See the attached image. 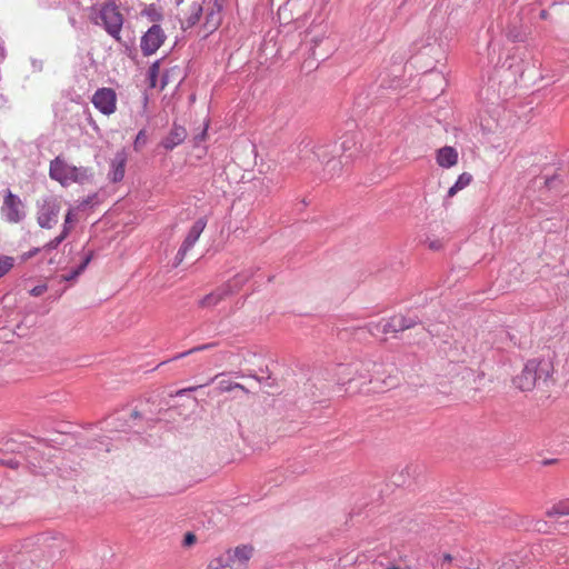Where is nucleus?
Segmentation results:
<instances>
[{"instance_id": "14", "label": "nucleus", "mask_w": 569, "mask_h": 569, "mask_svg": "<svg viewBox=\"0 0 569 569\" xmlns=\"http://www.w3.org/2000/svg\"><path fill=\"white\" fill-rule=\"evenodd\" d=\"M382 367L376 362L362 363L357 370L361 386L372 385L378 381L376 375H379Z\"/></svg>"}, {"instance_id": "33", "label": "nucleus", "mask_w": 569, "mask_h": 569, "mask_svg": "<svg viewBox=\"0 0 569 569\" xmlns=\"http://www.w3.org/2000/svg\"><path fill=\"white\" fill-rule=\"evenodd\" d=\"M46 286H37L30 291V293L34 297H38L42 295L46 291Z\"/></svg>"}, {"instance_id": "21", "label": "nucleus", "mask_w": 569, "mask_h": 569, "mask_svg": "<svg viewBox=\"0 0 569 569\" xmlns=\"http://www.w3.org/2000/svg\"><path fill=\"white\" fill-rule=\"evenodd\" d=\"M17 499V493L11 488L0 487V508L13 505Z\"/></svg>"}, {"instance_id": "11", "label": "nucleus", "mask_w": 569, "mask_h": 569, "mask_svg": "<svg viewBox=\"0 0 569 569\" xmlns=\"http://www.w3.org/2000/svg\"><path fill=\"white\" fill-rule=\"evenodd\" d=\"M458 160L459 154L453 147L445 146L436 152V162L441 168H452L458 163Z\"/></svg>"}, {"instance_id": "7", "label": "nucleus", "mask_w": 569, "mask_h": 569, "mask_svg": "<svg viewBox=\"0 0 569 569\" xmlns=\"http://www.w3.org/2000/svg\"><path fill=\"white\" fill-rule=\"evenodd\" d=\"M60 204L54 199L42 202L37 213V221L41 228L51 229L59 221Z\"/></svg>"}, {"instance_id": "13", "label": "nucleus", "mask_w": 569, "mask_h": 569, "mask_svg": "<svg viewBox=\"0 0 569 569\" xmlns=\"http://www.w3.org/2000/svg\"><path fill=\"white\" fill-rule=\"evenodd\" d=\"M127 161L128 157L123 150L117 152L110 164L109 178L112 182H119L124 178Z\"/></svg>"}, {"instance_id": "2", "label": "nucleus", "mask_w": 569, "mask_h": 569, "mask_svg": "<svg viewBox=\"0 0 569 569\" xmlns=\"http://www.w3.org/2000/svg\"><path fill=\"white\" fill-rule=\"evenodd\" d=\"M166 22L164 10L158 3L142 4L133 18L132 30L141 36H164L162 24Z\"/></svg>"}, {"instance_id": "25", "label": "nucleus", "mask_w": 569, "mask_h": 569, "mask_svg": "<svg viewBox=\"0 0 569 569\" xmlns=\"http://www.w3.org/2000/svg\"><path fill=\"white\" fill-rule=\"evenodd\" d=\"M160 72V63L159 61H156L151 64L148 72V80H149V87L156 88L157 87V80Z\"/></svg>"}, {"instance_id": "16", "label": "nucleus", "mask_w": 569, "mask_h": 569, "mask_svg": "<svg viewBox=\"0 0 569 569\" xmlns=\"http://www.w3.org/2000/svg\"><path fill=\"white\" fill-rule=\"evenodd\" d=\"M220 11H221V6H218V10L217 11L211 10L207 14L206 22L203 24L204 36L212 34L218 29V27L220 26V23H221Z\"/></svg>"}, {"instance_id": "8", "label": "nucleus", "mask_w": 569, "mask_h": 569, "mask_svg": "<svg viewBox=\"0 0 569 569\" xmlns=\"http://www.w3.org/2000/svg\"><path fill=\"white\" fill-rule=\"evenodd\" d=\"M91 101L94 108L106 116H110L117 110V93L111 88L98 89Z\"/></svg>"}, {"instance_id": "39", "label": "nucleus", "mask_w": 569, "mask_h": 569, "mask_svg": "<svg viewBox=\"0 0 569 569\" xmlns=\"http://www.w3.org/2000/svg\"><path fill=\"white\" fill-rule=\"evenodd\" d=\"M166 86H167V80H166V79H163V80H162V83H161V86H160V89H161V90H162V89H164V87H166Z\"/></svg>"}, {"instance_id": "18", "label": "nucleus", "mask_w": 569, "mask_h": 569, "mask_svg": "<svg viewBox=\"0 0 569 569\" xmlns=\"http://www.w3.org/2000/svg\"><path fill=\"white\" fill-rule=\"evenodd\" d=\"M236 389H239V390L243 391L244 393H249V390L243 385L231 381V380L221 379V380H219V382L216 387V391L218 395L231 392Z\"/></svg>"}, {"instance_id": "17", "label": "nucleus", "mask_w": 569, "mask_h": 569, "mask_svg": "<svg viewBox=\"0 0 569 569\" xmlns=\"http://www.w3.org/2000/svg\"><path fill=\"white\" fill-rule=\"evenodd\" d=\"M473 178H472V174L469 173V172H462L457 181L455 182V184L452 187L449 188L448 190V197L449 198H452L455 197L459 191L463 190L465 188H467L471 182H472Z\"/></svg>"}, {"instance_id": "22", "label": "nucleus", "mask_w": 569, "mask_h": 569, "mask_svg": "<svg viewBox=\"0 0 569 569\" xmlns=\"http://www.w3.org/2000/svg\"><path fill=\"white\" fill-rule=\"evenodd\" d=\"M71 227L63 226L62 231L54 239L50 240L42 248L44 251H50L56 249L70 233Z\"/></svg>"}, {"instance_id": "3", "label": "nucleus", "mask_w": 569, "mask_h": 569, "mask_svg": "<svg viewBox=\"0 0 569 569\" xmlns=\"http://www.w3.org/2000/svg\"><path fill=\"white\" fill-rule=\"evenodd\" d=\"M49 176L62 186L81 182L87 179V169L68 163L62 157L50 162Z\"/></svg>"}, {"instance_id": "20", "label": "nucleus", "mask_w": 569, "mask_h": 569, "mask_svg": "<svg viewBox=\"0 0 569 569\" xmlns=\"http://www.w3.org/2000/svg\"><path fill=\"white\" fill-rule=\"evenodd\" d=\"M162 44V38H141V49L144 56H150Z\"/></svg>"}, {"instance_id": "41", "label": "nucleus", "mask_w": 569, "mask_h": 569, "mask_svg": "<svg viewBox=\"0 0 569 569\" xmlns=\"http://www.w3.org/2000/svg\"><path fill=\"white\" fill-rule=\"evenodd\" d=\"M176 4L179 6L180 3H182V0H174Z\"/></svg>"}, {"instance_id": "40", "label": "nucleus", "mask_w": 569, "mask_h": 569, "mask_svg": "<svg viewBox=\"0 0 569 569\" xmlns=\"http://www.w3.org/2000/svg\"><path fill=\"white\" fill-rule=\"evenodd\" d=\"M221 376H222V373L216 375V376L211 379V381H213V380L218 379V378H219V377H221Z\"/></svg>"}, {"instance_id": "5", "label": "nucleus", "mask_w": 569, "mask_h": 569, "mask_svg": "<svg viewBox=\"0 0 569 569\" xmlns=\"http://www.w3.org/2000/svg\"><path fill=\"white\" fill-rule=\"evenodd\" d=\"M94 22L102 26L109 36H119L123 26V16L114 2H107L101 6Z\"/></svg>"}, {"instance_id": "32", "label": "nucleus", "mask_w": 569, "mask_h": 569, "mask_svg": "<svg viewBox=\"0 0 569 569\" xmlns=\"http://www.w3.org/2000/svg\"><path fill=\"white\" fill-rule=\"evenodd\" d=\"M428 247L433 251H438L442 248V242L440 240H431L429 241Z\"/></svg>"}, {"instance_id": "23", "label": "nucleus", "mask_w": 569, "mask_h": 569, "mask_svg": "<svg viewBox=\"0 0 569 569\" xmlns=\"http://www.w3.org/2000/svg\"><path fill=\"white\" fill-rule=\"evenodd\" d=\"M207 569H238L234 566L231 565L230 558H222L217 557L212 559L209 565L207 566Z\"/></svg>"}, {"instance_id": "37", "label": "nucleus", "mask_w": 569, "mask_h": 569, "mask_svg": "<svg viewBox=\"0 0 569 569\" xmlns=\"http://www.w3.org/2000/svg\"><path fill=\"white\" fill-rule=\"evenodd\" d=\"M391 380H392V379H391V377H388L387 379H385V380H383V383H385L386 386L390 387V386H392V385H393Z\"/></svg>"}, {"instance_id": "19", "label": "nucleus", "mask_w": 569, "mask_h": 569, "mask_svg": "<svg viewBox=\"0 0 569 569\" xmlns=\"http://www.w3.org/2000/svg\"><path fill=\"white\" fill-rule=\"evenodd\" d=\"M548 517H565L569 516V498L563 499L555 503L551 508L546 511Z\"/></svg>"}, {"instance_id": "35", "label": "nucleus", "mask_w": 569, "mask_h": 569, "mask_svg": "<svg viewBox=\"0 0 569 569\" xmlns=\"http://www.w3.org/2000/svg\"><path fill=\"white\" fill-rule=\"evenodd\" d=\"M201 386H192V387H188V388H184V389H181L177 392L178 396H182L187 392H191V391H194L197 390L198 388H200Z\"/></svg>"}, {"instance_id": "31", "label": "nucleus", "mask_w": 569, "mask_h": 569, "mask_svg": "<svg viewBox=\"0 0 569 569\" xmlns=\"http://www.w3.org/2000/svg\"><path fill=\"white\" fill-rule=\"evenodd\" d=\"M452 561V556L450 553H443L440 558V565L442 568L449 566Z\"/></svg>"}, {"instance_id": "29", "label": "nucleus", "mask_w": 569, "mask_h": 569, "mask_svg": "<svg viewBox=\"0 0 569 569\" xmlns=\"http://www.w3.org/2000/svg\"><path fill=\"white\" fill-rule=\"evenodd\" d=\"M147 143V133L144 130H140L136 137V140L133 142L134 150H141L144 144Z\"/></svg>"}, {"instance_id": "6", "label": "nucleus", "mask_w": 569, "mask_h": 569, "mask_svg": "<svg viewBox=\"0 0 569 569\" xmlns=\"http://www.w3.org/2000/svg\"><path fill=\"white\" fill-rule=\"evenodd\" d=\"M413 322L408 320L403 316H393L389 319H382L376 323L369 325V331L371 335H387L407 330L411 328Z\"/></svg>"}, {"instance_id": "26", "label": "nucleus", "mask_w": 569, "mask_h": 569, "mask_svg": "<svg viewBox=\"0 0 569 569\" xmlns=\"http://www.w3.org/2000/svg\"><path fill=\"white\" fill-rule=\"evenodd\" d=\"M14 259L8 256H0V278L7 274L13 267Z\"/></svg>"}, {"instance_id": "38", "label": "nucleus", "mask_w": 569, "mask_h": 569, "mask_svg": "<svg viewBox=\"0 0 569 569\" xmlns=\"http://www.w3.org/2000/svg\"><path fill=\"white\" fill-rule=\"evenodd\" d=\"M547 14H548V13H547V11H546V10H542V11L540 12V17H541L542 19H546V18H547Z\"/></svg>"}, {"instance_id": "1", "label": "nucleus", "mask_w": 569, "mask_h": 569, "mask_svg": "<svg viewBox=\"0 0 569 569\" xmlns=\"http://www.w3.org/2000/svg\"><path fill=\"white\" fill-rule=\"evenodd\" d=\"M556 358L553 350L545 349L528 359L521 372L513 378L516 388L521 391H531L536 388L545 389L555 383Z\"/></svg>"}, {"instance_id": "15", "label": "nucleus", "mask_w": 569, "mask_h": 569, "mask_svg": "<svg viewBox=\"0 0 569 569\" xmlns=\"http://www.w3.org/2000/svg\"><path fill=\"white\" fill-rule=\"evenodd\" d=\"M186 130L182 127L174 126L169 134L163 139L162 146L167 150H172L177 146L181 144L186 139Z\"/></svg>"}, {"instance_id": "12", "label": "nucleus", "mask_w": 569, "mask_h": 569, "mask_svg": "<svg viewBox=\"0 0 569 569\" xmlns=\"http://www.w3.org/2000/svg\"><path fill=\"white\" fill-rule=\"evenodd\" d=\"M252 556V548L248 546L237 547L232 551H228L226 555L221 556L222 558H230L231 565L238 569H243L247 566V562Z\"/></svg>"}, {"instance_id": "24", "label": "nucleus", "mask_w": 569, "mask_h": 569, "mask_svg": "<svg viewBox=\"0 0 569 569\" xmlns=\"http://www.w3.org/2000/svg\"><path fill=\"white\" fill-rule=\"evenodd\" d=\"M92 259V252H90L82 261V263L73 271H71L69 274H63L62 276V280L63 281H71L73 279H76L80 273L83 272V270L87 268V266L89 264V262L91 261Z\"/></svg>"}, {"instance_id": "27", "label": "nucleus", "mask_w": 569, "mask_h": 569, "mask_svg": "<svg viewBox=\"0 0 569 569\" xmlns=\"http://www.w3.org/2000/svg\"><path fill=\"white\" fill-rule=\"evenodd\" d=\"M201 13H202V7L199 4H193L191 13L187 20L188 26L196 24L200 20Z\"/></svg>"}, {"instance_id": "4", "label": "nucleus", "mask_w": 569, "mask_h": 569, "mask_svg": "<svg viewBox=\"0 0 569 569\" xmlns=\"http://www.w3.org/2000/svg\"><path fill=\"white\" fill-rule=\"evenodd\" d=\"M244 281L246 279L243 277L237 276L233 279L222 283L210 293L203 296L198 301V307L201 309H212L217 307L221 301L238 292L243 286Z\"/></svg>"}, {"instance_id": "30", "label": "nucleus", "mask_w": 569, "mask_h": 569, "mask_svg": "<svg viewBox=\"0 0 569 569\" xmlns=\"http://www.w3.org/2000/svg\"><path fill=\"white\" fill-rule=\"evenodd\" d=\"M197 537L192 532H187L183 538V547H191L193 543H196Z\"/></svg>"}, {"instance_id": "36", "label": "nucleus", "mask_w": 569, "mask_h": 569, "mask_svg": "<svg viewBox=\"0 0 569 569\" xmlns=\"http://www.w3.org/2000/svg\"><path fill=\"white\" fill-rule=\"evenodd\" d=\"M73 221V218H72V211L69 210L68 213L66 214L64 217V224L63 226H67V227H70L69 224Z\"/></svg>"}, {"instance_id": "34", "label": "nucleus", "mask_w": 569, "mask_h": 569, "mask_svg": "<svg viewBox=\"0 0 569 569\" xmlns=\"http://www.w3.org/2000/svg\"><path fill=\"white\" fill-rule=\"evenodd\" d=\"M41 249L40 248H34L26 253L22 254V259L23 260H27V259H30L32 257H34Z\"/></svg>"}, {"instance_id": "28", "label": "nucleus", "mask_w": 569, "mask_h": 569, "mask_svg": "<svg viewBox=\"0 0 569 569\" xmlns=\"http://www.w3.org/2000/svg\"><path fill=\"white\" fill-rule=\"evenodd\" d=\"M214 347V343H206V345H201V346H198V347H194L186 352H181L179 355H177L173 359H181V358H184L193 352H198V351H203V350H208L210 348Z\"/></svg>"}, {"instance_id": "10", "label": "nucleus", "mask_w": 569, "mask_h": 569, "mask_svg": "<svg viewBox=\"0 0 569 569\" xmlns=\"http://www.w3.org/2000/svg\"><path fill=\"white\" fill-rule=\"evenodd\" d=\"M207 226V220L204 218H199L190 228L184 241L182 242L178 253L177 259L179 262H181L187 252L194 246V243L198 241L199 237L203 232L204 228Z\"/></svg>"}, {"instance_id": "9", "label": "nucleus", "mask_w": 569, "mask_h": 569, "mask_svg": "<svg viewBox=\"0 0 569 569\" xmlns=\"http://www.w3.org/2000/svg\"><path fill=\"white\" fill-rule=\"evenodd\" d=\"M1 213L10 223H18L24 218L23 204L20 198L8 190L1 207Z\"/></svg>"}]
</instances>
